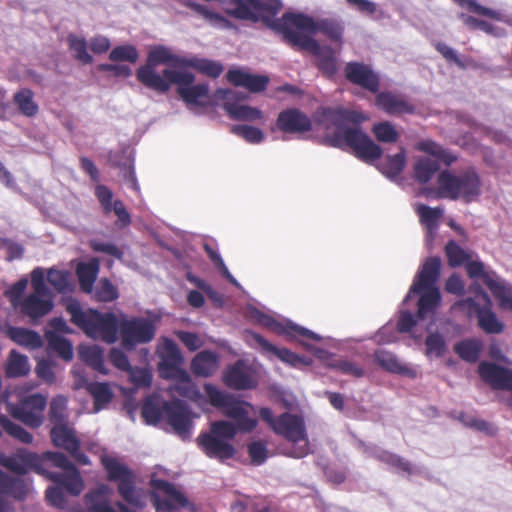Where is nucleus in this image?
Here are the masks:
<instances>
[{
	"instance_id": "1",
	"label": "nucleus",
	"mask_w": 512,
	"mask_h": 512,
	"mask_svg": "<svg viewBox=\"0 0 512 512\" xmlns=\"http://www.w3.org/2000/svg\"><path fill=\"white\" fill-rule=\"evenodd\" d=\"M267 27L282 36V39H287V35H313L318 32L325 35L331 41L342 43L344 26L334 18H326L315 21L312 17L302 13L287 12L281 18L270 16L267 19Z\"/></svg>"
},
{
	"instance_id": "2",
	"label": "nucleus",
	"mask_w": 512,
	"mask_h": 512,
	"mask_svg": "<svg viewBox=\"0 0 512 512\" xmlns=\"http://www.w3.org/2000/svg\"><path fill=\"white\" fill-rule=\"evenodd\" d=\"M66 311L70 315V321L88 337L101 340L107 344H113L117 341L120 321L114 313H101L91 308L83 310L76 300L68 302Z\"/></svg>"
},
{
	"instance_id": "3",
	"label": "nucleus",
	"mask_w": 512,
	"mask_h": 512,
	"mask_svg": "<svg viewBox=\"0 0 512 512\" xmlns=\"http://www.w3.org/2000/svg\"><path fill=\"white\" fill-rule=\"evenodd\" d=\"M186 57L178 56L163 46L157 45L152 48L147 55L146 63L136 70L137 80L146 88L153 90L159 94H165L169 91V78L156 71L158 65H168L172 70L185 68Z\"/></svg>"
},
{
	"instance_id": "4",
	"label": "nucleus",
	"mask_w": 512,
	"mask_h": 512,
	"mask_svg": "<svg viewBox=\"0 0 512 512\" xmlns=\"http://www.w3.org/2000/svg\"><path fill=\"white\" fill-rule=\"evenodd\" d=\"M437 184L438 198L463 199L469 203L481 194V178L474 167H469L458 175L445 169L439 173Z\"/></svg>"
},
{
	"instance_id": "5",
	"label": "nucleus",
	"mask_w": 512,
	"mask_h": 512,
	"mask_svg": "<svg viewBox=\"0 0 512 512\" xmlns=\"http://www.w3.org/2000/svg\"><path fill=\"white\" fill-rule=\"evenodd\" d=\"M329 143L331 146L338 148H342L343 146L350 147L354 155L366 163H372L380 159L383 153L381 147L374 143L370 137L358 127L338 129L329 138Z\"/></svg>"
},
{
	"instance_id": "6",
	"label": "nucleus",
	"mask_w": 512,
	"mask_h": 512,
	"mask_svg": "<svg viewBox=\"0 0 512 512\" xmlns=\"http://www.w3.org/2000/svg\"><path fill=\"white\" fill-rule=\"evenodd\" d=\"M479 295L484 301V305H480L473 298L468 297L457 301L453 307L466 313L468 317L475 316L478 327L486 334H501L505 330V324L498 318L492 310V301L490 296L480 289Z\"/></svg>"
},
{
	"instance_id": "7",
	"label": "nucleus",
	"mask_w": 512,
	"mask_h": 512,
	"mask_svg": "<svg viewBox=\"0 0 512 512\" xmlns=\"http://www.w3.org/2000/svg\"><path fill=\"white\" fill-rule=\"evenodd\" d=\"M101 462L108 479L118 483L117 490L123 500L134 507H144V503L136 491L134 473L113 457H103Z\"/></svg>"
},
{
	"instance_id": "8",
	"label": "nucleus",
	"mask_w": 512,
	"mask_h": 512,
	"mask_svg": "<svg viewBox=\"0 0 512 512\" xmlns=\"http://www.w3.org/2000/svg\"><path fill=\"white\" fill-rule=\"evenodd\" d=\"M164 76L168 77L169 89L172 84L177 85V93L187 105L207 106L209 104V89L207 84L193 85L195 76L191 72L164 69Z\"/></svg>"
},
{
	"instance_id": "9",
	"label": "nucleus",
	"mask_w": 512,
	"mask_h": 512,
	"mask_svg": "<svg viewBox=\"0 0 512 512\" xmlns=\"http://www.w3.org/2000/svg\"><path fill=\"white\" fill-rule=\"evenodd\" d=\"M292 48L299 51H307L317 58V67L327 77L337 73L338 64L334 50L330 47H322L308 35L288 34L287 39H282Z\"/></svg>"
},
{
	"instance_id": "10",
	"label": "nucleus",
	"mask_w": 512,
	"mask_h": 512,
	"mask_svg": "<svg viewBox=\"0 0 512 512\" xmlns=\"http://www.w3.org/2000/svg\"><path fill=\"white\" fill-rule=\"evenodd\" d=\"M259 416L277 435L293 443L305 441L307 445L306 428L300 416L284 412L275 418L268 407L260 408Z\"/></svg>"
},
{
	"instance_id": "11",
	"label": "nucleus",
	"mask_w": 512,
	"mask_h": 512,
	"mask_svg": "<svg viewBox=\"0 0 512 512\" xmlns=\"http://www.w3.org/2000/svg\"><path fill=\"white\" fill-rule=\"evenodd\" d=\"M47 399L41 394H30L18 403L7 402L6 410L16 420L31 428H38L44 421Z\"/></svg>"
},
{
	"instance_id": "12",
	"label": "nucleus",
	"mask_w": 512,
	"mask_h": 512,
	"mask_svg": "<svg viewBox=\"0 0 512 512\" xmlns=\"http://www.w3.org/2000/svg\"><path fill=\"white\" fill-rule=\"evenodd\" d=\"M121 345L127 350H133L138 344L149 343L156 332L152 321L144 317L123 318L119 323Z\"/></svg>"
},
{
	"instance_id": "13",
	"label": "nucleus",
	"mask_w": 512,
	"mask_h": 512,
	"mask_svg": "<svg viewBox=\"0 0 512 512\" xmlns=\"http://www.w3.org/2000/svg\"><path fill=\"white\" fill-rule=\"evenodd\" d=\"M164 419L182 439L189 438L193 424L191 412L184 402L165 401Z\"/></svg>"
},
{
	"instance_id": "14",
	"label": "nucleus",
	"mask_w": 512,
	"mask_h": 512,
	"mask_svg": "<svg viewBox=\"0 0 512 512\" xmlns=\"http://www.w3.org/2000/svg\"><path fill=\"white\" fill-rule=\"evenodd\" d=\"M50 437L56 447L66 450L77 463L81 465L90 464L88 456L80 449L81 443L76 437L75 431L67 423L53 426Z\"/></svg>"
},
{
	"instance_id": "15",
	"label": "nucleus",
	"mask_w": 512,
	"mask_h": 512,
	"mask_svg": "<svg viewBox=\"0 0 512 512\" xmlns=\"http://www.w3.org/2000/svg\"><path fill=\"white\" fill-rule=\"evenodd\" d=\"M151 486L168 496V499H162L156 493H152V502L157 512H170L177 506H187L188 500L183 493L177 490L174 484L163 479H153L151 480Z\"/></svg>"
},
{
	"instance_id": "16",
	"label": "nucleus",
	"mask_w": 512,
	"mask_h": 512,
	"mask_svg": "<svg viewBox=\"0 0 512 512\" xmlns=\"http://www.w3.org/2000/svg\"><path fill=\"white\" fill-rule=\"evenodd\" d=\"M345 78L371 93H377L380 88V78L367 64L357 61L348 62L344 67Z\"/></svg>"
},
{
	"instance_id": "17",
	"label": "nucleus",
	"mask_w": 512,
	"mask_h": 512,
	"mask_svg": "<svg viewBox=\"0 0 512 512\" xmlns=\"http://www.w3.org/2000/svg\"><path fill=\"white\" fill-rule=\"evenodd\" d=\"M478 374L493 390L512 391V370L482 361L478 365Z\"/></svg>"
},
{
	"instance_id": "18",
	"label": "nucleus",
	"mask_w": 512,
	"mask_h": 512,
	"mask_svg": "<svg viewBox=\"0 0 512 512\" xmlns=\"http://www.w3.org/2000/svg\"><path fill=\"white\" fill-rule=\"evenodd\" d=\"M441 259L438 256L429 257L423 263L409 289L405 300H408L411 294H419L425 288H437L436 283L440 278Z\"/></svg>"
},
{
	"instance_id": "19",
	"label": "nucleus",
	"mask_w": 512,
	"mask_h": 512,
	"mask_svg": "<svg viewBox=\"0 0 512 512\" xmlns=\"http://www.w3.org/2000/svg\"><path fill=\"white\" fill-rule=\"evenodd\" d=\"M276 126L286 134H302L312 129V121L299 109L288 108L279 113Z\"/></svg>"
},
{
	"instance_id": "20",
	"label": "nucleus",
	"mask_w": 512,
	"mask_h": 512,
	"mask_svg": "<svg viewBox=\"0 0 512 512\" xmlns=\"http://www.w3.org/2000/svg\"><path fill=\"white\" fill-rule=\"evenodd\" d=\"M221 409L223 414L233 419L239 431L244 433L252 432L257 426V420L248 416L246 407H252V405L245 401L237 400L235 397L230 395Z\"/></svg>"
},
{
	"instance_id": "21",
	"label": "nucleus",
	"mask_w": 512,
	"mask_h": 512,
	"mask_svg": "<svg viewBox=\"0 0 512 512\" xmlns=\"http://www.w3.org/2000/svg\"><path fill=\"white\" fill-rule=\"evenodd\" d=\"M196 441L199 448L209 458L224 461L233 458L236 453L232 444L209 432L200 433Z\"/></svg>"
},
{
	"instance_id": "22",
	"label": "nucleus",
	"mask_w": 512,
	"mask_h": 512,
	"mask_svg": "<svg viewBox=\"0 0 512 512\" xmlns=\"http://www.w3.org/2000/svg\"><path fill=\"white\" fill-rule=\"evenodd\" d=\"M222 381L233 390H249L257 385L252 372L241 360H238L223 372Z\"/></svg>"
},
{
	"instance_id": "23",
	"label": "nucleus",
	"mask_w": 512,
	"mask_h": 512,
	"mask_svg": "<svg viewBox=\"0 0 512 512\" xmlns=\"http://www.w3.org/2000/svg\"><path fill=\"white\" fill-rule=\"evenodd\" d=\"M38 464L37 454L26 449H18L12 455L0 453V466L18 475L28 473L29 470L37 468Z\"/></svg>"
},
{
	"instance_id": "24",
	"label": "nucleus",
	"mask_w": 512,
	"mask_h": 512,
	"mask_svg": "<svg viewBox=\"0 0 512 512\" xmlns=\"http://www.w3.org/2000/svg\"><path fill=\"white\" fill-rule=\"evenodd\" d=\"M158 356L161 361L158 364L160 376L165 378L166 374H173L182 370L183 356L178 345L170 338L163 340L161 348L158 350Z\"/></svg>"
},
{
	"instance_id": "25",
	"label": "nucleus",
	"mask_w": 512,
	"mask_h": 512,
	"mask_svg": "<svg viewBox=\"0 0 512 512\" xmlns=\"http://www.w3.org/2000/svg\"><path fill=\"white\" fill-rule=\"evenodd\" d=\"M95 196L99 201L104 214L108 215L113 211L122 226L130 225L131 217L124 203L121 200L113 201V193L107 186L98 184L95 188Z\"/></svg>"
},
{
	"instance_id": "26",
	"label": "nucleus",
	"mask_w": 512,
	"mask_h": 512,
	"mask_svg": "<svg viewBox=\"0 0 512 512\" xmlns=\"http://www.w3.org/2000/svg\"><path fill=\"white\" fill-rule=\"evenodd\" d=\"M376 106L389 115H403L415 113V106L406 101L401 95L384 91L376 96Z\"/></svg>"
},
{
	"instance_id": "27",
	"label": "nucleus",
	"mask_w": 512,
	"mask_h": 512,
	"mask_svg": "<svg viewBox=\"0 0 512 512\" xmlns=\"http://www.w3.org/2000/svg\"><path fill=\"white\" fill-rule=\"evenodd\" d=\"M259 321L264 326L272 329L273 331L277 332L278 334H283L290 338L303 337V338L313 340V341L321 340V337L318 334L314 333L313 331H311L305 327L296 325L292 322L282 324V323L276 321L274 318L264 315V314H261Z\"/></svg>"
},
{
	"instance_id": "28",
	"label": "nucleus",
	"mask_w": 512,
	"mask_h": 512,
	"mask_svg": "<svg viewBox=\"0 0 512 512\" xmlns=\"http://www.w3.org/2000/svg\"><path fill=\"white\" fill-rule=\"evenodd\" d=\"M226 78L231 84L244 87L253 93L264 91L269 83L267 76L249 74L240 69H230Z\"/></svg>"
},
{
	"instance_id": "29",
	"label": "nucleus",
	"mask_w": 512,
	"mask_h": 512,
	"mask_svg": "<svg viewBox=\"0 0 512 512\" xmlns=\"http://www.w3.org/2000/svg\"><path fill=\"white\" fill-rule=\"evenodd\" d=\"M252 337L254 341L268 353H272L281 361L289 364L292 367H300L303 365H309L311 360L305 357H301L287 348H277L275 345L267 341L262 335L253 333Z\"/></svg>"
},
{
	"instance_id": "30",
	"label": "nucleus",
	"mask_w": 512,
	"mask_h": 512,
	"mask_svg": "<svg viewBox=\"0 0 512 512\" xmlns=\"http://www.w3.org/2000/svg\"><path fill=\"white\" fill-rule=\"evenodd\" d=\"M373 357L376 364L387 372L407 376L412 379L417 376L415 369L400 363L397 357L390 351L382 348L376 349Z\"/></svg>"
},
{
	"instance_id": "31",
	"label": "nucleus",
	"mask_w": 512,
	"mask_h": 512,
	"mask_svg": "<svg viewBox=\"0 0 512 512\" xmlns=\"http://www.w3.org/2000/svg\"><path fill=\"white\" fill-rule=\"evenodd\" d=\"M190 369L197 377H211L219 369V357L210 350L200 351L193 357Z\"/></svg>"
},
{
	"instance_id": "32",
	"label": "nucleus",
	"mask_w": 512,
	"mask_h": 512,
	"mask_svg": "<svg viewBox=\"0 0 512 512\" xmlns=\"http://www.w3.org/2000/svg\"><path fill=\"white\" fill-rule=\"evenodd\" d=\"M164 379L174 380L175 384L170 390L176 392L179 396L196 401L201 397L196 384L193 383L189 373L182 369L175 373L166 374Z\"/></svg>"
},
{
	"instance_id": "33",
	"label": "nucleus",
	"mask_w": 512,
	"mask_h": 512,
	"mask_svg": "<svg viewBox=\"0 0 512 512\" xmlns=\"http://www.w3.org/2000/svg\"><path fill=\"white\" fill-rule=\"evenodd\" d=\"M49 479L73 496L80 495L84 488L83 479L77 468L69 472L49 473Z\"/></svg>"
},
{
	"instance_id": "34",
	"label": "nucleus",
	"mask_w": 512,
	"mask_h": 512,
	"mask_svg": "<svg viewBox=\"0 0 512 512\" xmlns=\"http://www.w3.org/2000/svg\"><path fill=\"white\" fill-rule=\"evenodd\" d=\"M53 309V302L50 299H42L38 295H28L21 305V311L31 321L44 317Z\"/></svg>"
},
{
	"instance_id": "35",
	"label": "nucleus",
	"mask_w": 512,
	"mask_h": 512,
	"mask_svg": "<svg viewBox=\"0 0 512 512\" xmlns=\"http://www.w3.org/2000/svg\"><path fill=\"white\" fill-rule=\"evenodd\" d=\"M99 273V261L94 258L89 262L79 263L76 268L80 289L85 293L93 291L94 283Z\"/></svg>"
},
{
	"instance_id": "36",
	"label": "nucleus",
	"mask_w": 512,
	"mask_h": 512,
	"mask_svg": "<svg viewBox=\"0 0 512 512\" xmlns=\"http://www.w3.org/2000/svg\"><path fill=\"white\" fill-rule=\"evenodd\" d=\"M416 213L422 225L427 229L428 237L431 241L434 239V233L439 226V221L443 216L441 207H429L425 204H419Z\"/></svg>"
},
{
	"instance_id": "37",
	"label": "nucleus",
	"mask_w": 512,
	"mask_h": 512,
	"mask_svg": "<svg viewBox=\"0 0 512 512\" xmlns=\"http://www.w3.org/2000/svg\"><path fill=\"white\" fill-rule=\"evenodd\" d=\"M7 335L13 342L26 348L37 349L43 345L40 335L30 329L10 326Z\"/></svg>"
},
{
	"instance_id": "38",
	"label": "nucleus",
	"mask_w": 512,
	"mask_h": 512,
	"mask_svg": "<svg viewBox=\"0 0 512 512\" xmlns=\"http://www.w3.org/2000/svg\"><path fill=\"white\" fill-rule=\"evenodd\" d=\"M420 294L417 306V318L422 320L428 314L434 313L441 301V294L438 288H425Z\"/></svg>"
},
{
	"instance_id": "39",
	"label": "nucleus",
	"mask_w": 512,
	"mask_h": 512,
	"mask_svg": "<svg viewBox=\"0 0 512 512\" xmlns=\"http://www.w3.org/2000/svg\"><path fill=\"white\" fill-rule=\"evenodd\" d=\"M406 165V151L403 147L393 156H386L378 165V170L386 177L393 179L398 177Z\"/></svg>"
},
{
	"instance_id": "40",
	"label": "nucleus",
	"mask_w": 512,
	"mask_h": 512,
	"mask_svg": "<svg viewBox=\"0 0 512 512\" xmlns=\"http://www.w3.org/2000/svg\"><path fill=\"white\" fill-rule=\"evenodd\" d=\"M0 489L16 500H24L28 493L27 484L23 479L11 477L2 470H0Z\"/></svg>"
},
{
	"instance_id": "41",
	"label": "nucleus",
	"mask_w": 512,
	"mask_h": 512,
	"mask_svg": "<svg viewBox=\"0 0 512 512\" xmlns=\"http://www.w3.org/2000/svg\"><path fill=\"white\" fill-rule=\"evenodd\" d=\"M164 402L154 395L144 400L141 415L146 424L155 425L164 419Z\"/></svg>"
},
{
	"instance_id": "42",
	"label": "nucleus",
	"mask_w": 512,
	"mask_h": 512,
	"mask_svg": "<svg viewBox=\"0 0 512 512\" xmlns=\"http://www.w3.org/2000/svg\"><path fill=\"white\" fill-rule=\"evenodd\" d=\"M483 350V342L478 338L465 339L454 346L455 353L468 363H476Z\"/></svg>"
},
{
	"instance_id": "43",
	"label": "nucleus",
	"mask_w": 512,
	"mask_h": 512,
	"mask_svg": "<svg viewBox=\"0 0 512 512\" xmlns=\"http://www.w3.org/2000/svg\"><path fill=\"white\" fill-rule=\"evenodd\" d=\"M224 109L232 119L238 121L252 122L263 118L260 109L248 105L227 102L224 104Z\"/></svg>"
},
{
	"instance_id": "44",
	"label": "nucleus",
	"mask_w": 512,
	"mask_h": 512,
	"mask_svg": "<svg viewBox=\"0 0 512 512\" xmlns=\"http://www.w3.org/2000/svg\"><path fill=\"white\" fill-rule=\"evenodd\" d=\"M187 67L194 68L198 72L211 78H217L223 72V66L221 63L198 57L186 58L185 68Z\"/></svg>"
},
{
	"instance_id": "45",
	"label": "nucleus",
	"mask_w": 512,
	"mask_h": 512,
	"mask_svg": "<svg viewBox=\"0 0 512 512\" xmlns=\"http://www.w3.org/2000/svg\"><path fill=\"white\" fill-rule=\"evenodd\" d=\"M13 101L24 116L33 117L38 113L39 107L34 101V93L31 89H20L14 94Z\"/></svg>"
},
{
	"instance_id": "46",
	"label": "nucleus",
	"mask_w": 512,
	"mask_h": 512,
	"mask_svg": "<svg viewBox=\"0 0 512 512\" xmlns=\"http://www.w3.org/2000/svg\"><path fill=\"white\" fill-rule=\"evenodd\" d=\"M487 288L493 296L498 300L499 307L503 310L512 311V286L506 285L504 282L489 279Z\"/></svg>"
},
{
	"instance_id": "47",
	"label": "nucleus",
	"mask_w": 512,
	"mask_h": 512,
	"mask_svg": "<svg viewBox=\"0 0 512 512\" xmlns=\"http://www.w3.org/2000/svg\"><path fill=\"white\" fill-rule=\"evenodd\" d=\"M88 512H115L105 498V487H99L85 495Z\"/></svg>"
},
{
	"instance_id": "48",
	"label": "nucleus",
	"mask_w": 512,
	"mask_h": 512,
	"mask_svg": "<svg viewBox=\"0 0 512 512\" xmlns=\"http://www.w3.org/2000/svg\"><path fill=\"white\" fill-rule=\"evenodd\" d=\"M438 169L439 165L436 160L422 157L414 164V178L417 182L425 184L432 179Z\"/></svg>"
},
{
	"instance_id": "49",
	"label": "nucleus",
	"mask_w": 512,
	"mask_h": 512,
	"mask_svg": "<svg viewBox=\"0 0 512 512\" xmlns=\"http://www.w3.org/2000/svg\"><path fill=\"white\" fill-rule=\"evenodd\" d=\"M81 359L94 370L107 374L103 351L97 346H88L80 349Z\"/></svg>"
},
{
	"instance_id": "50",
	"label": "nucleus",
	"mask_w": 512,
	"mask_h": 512,
	"mask_svg": "<svg viewBox=\"0 0 512 512\" xmlns=\"http://www.w3.org/2000/svg\"><path fill=\"white\" fill-rule=\"evenodd\" d=\"M30 370L28 358L25 355L18 353L16 350L10 352L6 374L9 377L25 376Z\"/></svg>"
},
{
	"instance_id": "51",
	"label": "nucleus",
	"mask_w": 512,
	"mask_h": 512,
	"mask_svg": "<svg viewBox=\"0 0 512 512\" xmlns=\"http://www.w3.org/2000/svg\"><path fill=\"white\" fill-rule=\"evenodd\" d=\"M0 426L12 438L24 444H30L33 441V435L19 424L11 421L6 415L0 414Z\"/></svg>"
},
{
	"instance_id": "52",
	"label": "nucleus",
	"mask_w": 512,
	"mask_h": 512,
	"mask_svg": "<svg viewBox=\"0 0 512 512\" xmlns=\"http://www.w3.org/2000/svg\"><path fill=\"white\" fill-rule=\"evenodd\" d=\"M88 392L94 399V407L96 410L102 409L106 404L111 402L113 392L107 383H90L87 386Z\"/></svg>"
},
{
	"instance_id": "53",
	"label": "nucleus",
	"mask_w": 512,
	"mask_h": 512,
	"mask_svg": "<svg viewBox=\"0 0 512 512\" xmlns=\"http://www.w3.org/2000/svg\"><path fill=\"white\" fill-rule=\"evenodd\" d=\"M45 337L50 349L57 352L64 360L72 359L73 349L71 343L67 339L51 331H47Z\"/></svg>"
},
{
	"instance_id": "54",
	"label": "nucleus",
	"mask_w": 512,
	"mask_h": 512,
	"mask_svg": "<svg viewBox=\"0 0 512 512\" xmlns=\"http://www.w3.org/2000/svg\"><path fill=\"white\" fill-rule=\"evenodd\" d=\"M67 42L75 59L83 64H91L93 62V57L87 51V42L84 38L70 34L68 35Z\"/></svg>"
},
{
	"instance_id": "55",
	"label": "nucleus",
	"mask_w": 512,
	"mask_h": 512,
	"mask_svg": "<svg viewBox=\"0 0 512 512\" xmlns=\"http://www.w3.org/2000/svg\"><path fill=\"white\" fill-rule=\"evenodd\" d=\"M94 296L97 301L107 303L116 300L119 292L108 278H102L96 285Z\"/></svg>"
},
{
	"instance_id": "56",
	"label": "nucleus",
	"mask_w": 512,
	"mask_h": 512,
	"mask_svg": "<svg viewBox=\"0 0 512 512\" xmlns=\"http://www.w3.org/2000/svg\"><path fill=\"white\" fill-rule=\"evenodd\" d=\"M372 132L376 139L383 143H395L399 138V133L389 121L375 123Z\"/></svg>"
},
{
	"instance_id": "57",
	"label": "nucleus",
	"mask_w": 512,
	"mask_h": 512,
	"mask_svg": "<svg viewBox=\"0 0 512 512\" xmlns=\"http://www.w3.org/2000/svg\"><path fill=\"white\" fill-rule=\"evenodd\" d=\"M67 403L64 397H56L50 403L49 420L55 425H63L67 422Z\"/></svg>"
},
{
	"instance_id": "58",
	"label": "nucleus",
	"mask_w": 512,
	"mask_h": 512,
	"mask_svg": "<svg viewBox=\"0 0 512 512\" xmlns=\"http://www.w3.org/2000/svg\"><path fill=\"white\" fill-rule=\"evenodd\" d=\"M237 431H239L237 424L234 425L229 421L218 420L211 423L209 433L228 442L235 438Z\"/></svg>"
},
{
	"instance_id": "59",
	"label": "nucleus",
	"mask_w": 512,
	"mask_h": 512,
	"mask_svg": "<svg viewBox=\"0 0 512 512\" xmlns=\"http://www.w3.org/2000/svg\"><path fill=\"white\" fill-rule=\"evenodd\" d=\"M231 132L251 144H259L264 139L261 129L249 125H233Z\"/></svg>"
},
{
	"instance_id": "60",
	"label": "nucleus",
	"mask_w": 512,
	"mask_h": 512,
	"mask_svg": "<svg viewBox=\"0 0 512 512\" xmlns=\"http://www.w3.org/2000/svg\"><path fill=\"white\" fill-rule=\"evenodd\" d=\"M445 253L448 264L451 267H458L467 262L469 255L454 240H450L445 246Z\"/></svg>"
},
{
	"instance_id": "61",
	"label": "nucleus",
	"mask_w": 512,
	"mask_h": 512,
	"mask_svg": "<svg viewBox=\"0 0 512 512\" xmlns=\"http://www.w3.org/2000/svg\"><path fill=\"white\" fill-rule=\"evenodd\" d=\"M138 56V51L133 45H119L111 50L109 59L113 62L127 61L135 63Z\"/></svg>"
},
{
	"instance_id": "62",
	"label": "nucleus",
	"mask_w": 512,
	"mask_h": 512,
	"mask_svg": "<svg viewBox=\"0 0 512 512\" xmlns=\"http://www.w3.org/2000/svg\"><path fill=\"white\" fill-rule=\"evenodd\" d=\"M47 280L60 293L69 289V275L66 271L51 268L47 272Z\"/></svg>"
},
{
	"instance_id": "63",
	"label": "nucleus",
	"mask_w": 512,
	"mask_h": 512,
	"mask_svg": "<svg viewBox=\"0 0 512 512\" xmlns=\"http://www.w3.org/2000/svg\"><path fill=\"white\" fill-rule=\"evenodd\" d=\"M426 354L441 357L446 351V343L443 336L439 333H431L425 340Z\"/></svg>"
},
{
	"instance_id": "64",
	"label": "nucleus",
	"mask_w": 512,
	"mask_h": 512,
	"mask_svg": "<svg viewBox=\"0 0 512 512\" xmlns=\"http://www.w3.org/2000/svg\"><path fill=\"white\" fill-rule=\"evenodd\" d=\"M130 381L138 388H147L152 384V374L146 368L130 367L127 371Z\"/></svg>"
}]
</instances>
